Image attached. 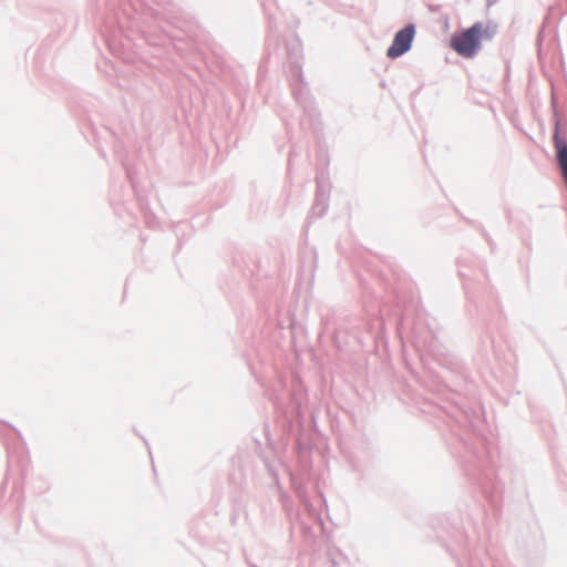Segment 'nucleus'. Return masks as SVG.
I'll return each instance as SVG.
<instances>
[{
  "label": "nucleus",
  "instance_id": "obj_1",
  "mask_svg": "<svg viewBox=\"0 0 567 567\" xmlns=\"http://www.w3.org/2000/svg\"><path fill=\"white\" fill-rule=\"evenodd\" d=\"M494 31L482 22L451 37L450 47L461 56L473 58L481 49L484 39H491Z\"/></svg>",
  "mask_w": 567,
  "mask_h": 567
},
{
  "label": "nucleus",
  "instance_id": "obj_2",
  "mask_svg": "<svg viewBox=\"0 0 567 567\" xmlns=\"http://www.w3.org/2000/svg\"><path fill=\"white\" fill-rule=\"evenodd\" d=\"M415 35V28L412 24L406 25L398 31L394 35L391 47L386 51L390 59H396L408 52L411 48L412 41Z\"/></svg>",
  "mask_w": 567,
  "mask_h": 567
},
{
  "label": "nucleus",
  "instance_id": "obj_3",
  "mask_svg": "<svg viewBox=\"0 0 567 567\" xmlns=\"http://www.w3.org/2000/svg\"><path fill=\"white\" fill-rule=\"evenodd\" d=\"M555 148L557 151L558 164L561 168L564 179L567 184V145L557 135L554 137Z\"/></svg>",
  "mask_w": 567,
  "mask_h": 567
}]
</instances>
